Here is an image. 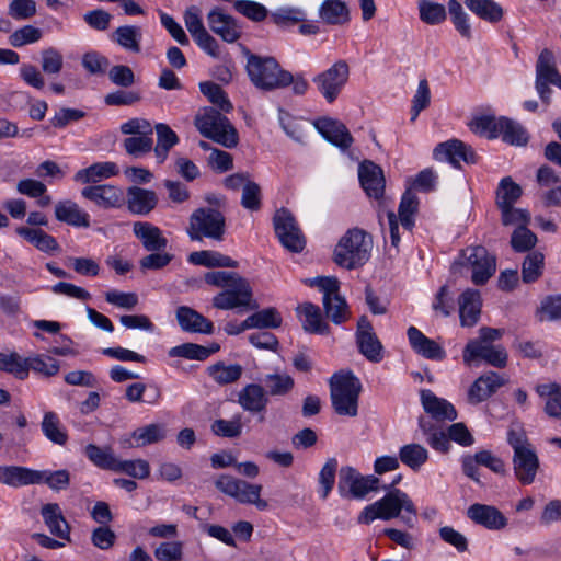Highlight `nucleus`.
Returning a JSON list of instances; mask_svg holds the SVG:
<instances>
[{"instance_id":"09e8293b","label":"nucleus","mask_w":561,"mask_h":561,"mask_svg":"<svg viewBox=\"0 0 561 561\" xmlns=\"http://www.w3.org/2000/svg\"><path fill=\"white\" fill-rule=\"evenodd\" d=\"M499 136L502 137L503 141L517 146L525 145L528 140V135L524 127L506 117H501Z\"/></svg>"},{"instance_id":"49530a36","label":"nucleus","mask_w":561,"mask_h":561,"mask_svg":"<svg viewBox=\"0 0 561 561\" xmlns=\"http://www.w3.org/2000/svg\"><path fill=\"white\" fill-rule=\"evenodd\" d=\"M208 375L219 385H228L240 379L243 367L239 364L226 365L222 362L216 363L207 368Z\"/></svg>"},{"instance_id":"a18cd8bd","label":"nucleus","mask_w":561,"mask_h":561,"mask_svg":"<svg viewBox=\"0 0 561 561\" xmlns=\"http://www.w3.org/2000/svg\"><path fill=\"white\" fill-rule=\"evenodd\" d=\"M280 325L282 316L273 307L252 313L245 319V327H251V329H276Z\"/></svg>"},{"instance_id":"0eeeda50","label":"nucleus","mask_w":561,"mask_h":561,"mask_svg":"<svg viewBox=\"0 0 561 561\" xmlns=\"http://www.w3.org/2000/svg\"><path fill=\"white\" fill-rule=\"evenodd\" d=\"M225 232L226 218L220 210L201 207L191 214L186 233L192 241H202L205 238L222 241Z\"/></svg>"},{"instance_id":"f3484780","label":"nucleus","mask_w":561,"mask_h":561,"mask_svg":"<svg viewBox=\"0 0 561 561\" xmlns=\"http://www.w3.org/2000/svg\"><path fill=\"white\" fill-rule=\"evenodd\" d=\"M467 517L490 530H501L508 524L504 514L495 506L474 503L467 510Z\"/></svg>"},{"instance_id":"13d9d810","label":"nucleus","mask_w":561,"mask_h":561,"mask_svg":"<svg viewBox=\"0 0 561 561\" xmlns=\"http://www.w3.org/2000/svg\"><path fill=\"white\" fill-rule=\"evenodd\" d=\"M265 391L271 396H285L294 388V379L286 374H268L263 379Z\"/></svg>"},{"instance_id":"dca6fc26","label":"nucleus","mask_w":561,"mask_h":561,"mask_svg":"<svg viewBox=\"0 0 561 561\" xmlns=\"http://www.w3.org/2000/svg\"><path fill=\"white\" fill-rule=\"evenodd\" d=\"M313 126L327 141L342 150H347L354 141L347 127L339 119L320 117L313 122Z\"/></svg>"},{"instance_id":"393cba45","label":"nucleus","mask_w":561,"mask_h":561,"mask_svg":"<svg viewBox=\"0 0 561 561\" xmlns=\"http://www.w3.org/2000/svg\"><path fill=\"white\" fill-rule=\"evenodd\" d=\"M459 318L462 327L471 328L480 319L482 300L478 289H466L458 299Z\"/></svg>"},{"instance_id":"20e7f679","label":"nucleus","mask_w":561,"mask_h":561,"mask_svg":"<svg viewBox=\"0 0 561 561\" xmlns=\"http://www.w3.org/2000/svg\"><path fill=\"white\" fill-rule=\"evenodd\" d=\"M373 239L362 229L353 228L340 239L335 245L333 260L346 270L363 266L370 256Z\"/></svg>"},{"instance_id":"4be33fe9","label":"nucleus","mask_w":561,"mask_h":561,"mask_svg":"<svg viewBox=\"0 0 561 561\" xmlns=\"http://www.w3.org/2000/svg\"><path fill=\"white\" fill-rule=\"evenodd\" d=\"M513 469L516 479L524 485L531 484L539 469V458L534 448L513 455Z\"/></svg>"},{"instance_id":"cd10ccee","label":"nucleus","mask_w":561,"mask_h":561,"mask_svg":"<svg viewBox=\"0 0 561 561\" xmlns=\"http://www.w3.org/2000/svg\"><path fill=\"white\" fill-rule=\"evenodd\" d=\"M158 204L156 192L139 186L127 190V207L135 215H148Z\"/></svg>"},{"instance_id":"412c9836","label":"nucleus","mask_w":561,"mask_h":561,"mask_svg":"<svg viewBox=\"0 0 561 561\" xmlns=\"http://www.w3.org/2000/svg\"><path fill=\"white\" fill-rule=\"evenodd\" d=\"M506 380L495 371H489L480 376L471 385L468 391V400L472 404H478L494 394Z\"/></svg>"},{"instance_id":"f257e3e1","label":"nucleus","mask_w":561,"mask_h":561,"mask_svg":"<svg viewBox=\"0 0 561 561\" xmlns=\"http://www.w3.org/2000/svg\"><path fill=\"white\" fill-rule=\"evenodd\" d=\"M402 510L409 514L403 515L402 520L409 527H413L416 516V508L413 502L405 492L393 489L388 491L382 499L366 506L358 516V523L370 524L377 518L389 520L399 517Z\"/></svg>"},{"instance_id":"864d4df0","label":"nucleus","mask_w":561,"mask_h":561,"mask_svg":"<svg viewBox=\"0 0 561 561\" xmlns=\"http://www.w3.org/2000/svg\"><path fill=\"white\" fill-rule=\"evenodd\" d=\"M522 187L507 176L501 180L496 191L497 207H507L514 205L522 196Z\"/></svg>"},{"instance_id":"4468645a","label":"nucleus","mask_w":561,"mask_h":561,"mask_svg":"<svg viewBox=\"0 0 561 561\" xmlns=\"http://www.w3.org/2000/svg\"><path fill=\"white\" fill-rule=\"evenodd\" d=\"M356 343L360 354L368 360L379 363L382 359V344L366 316H362L357 322Z\"/></svg>"},{"instance_id":"b1692460","label":"nucleus","mask_w":561,"mask_h":561,"mask_svg":"<svg viewBox=\"0 0 561 561\" xmlns=\"http://www.w3.org/2000/svg\"><path fill=\"white\" fill-rule=\"evenodd\" d=\"M133 232L147 252L164 251L168 245V240L161 229L151 222H134Z\"/></svg>"},{"instance_id":"6e6552de","label":"nucleus","mask_w":561,"mask_h":561,"mask_svg":"<svg viewBox=\"0 0 561 561\" xmlns=\"http://www.w3.org/2000/svg\"><path fill=\"white\" fill-rule=\"evenodd\" d=\"M216 488L241 504H253L259 511H266L268 503L261 499V484H251L229 474H221L215 481Z\"/></svg>"},{"instance_id":"bb28decb","label":"nucleus","mask_w":561,"mask_h":561,"mask_svg":"<svg viewBox=\"0 0 561 561\" xmlns=\"http://www.w3.org/2000/svg\"><path fill=\"white\" fill-rule=\"evenodd\" d=\"M422 405L426 413L437 421H454L457 419V412L451 403L443 398H438L431 390L421 391Z\"/></svg>"},{"instance_id":"2eb2a0df","label":"nucleus","mask_w":561,"mask_h":561,"mask_svg":"<svg viewBox=\"0 0 561 561\" xmlns=\"http://www.w3.org/2000/svg\"><path fill=\"white\" fill-rule=\"evenodd\" d=\"M433 154L435 160L448 161L454 167H459L461 160L466 163L477 162V154L472 147L458 139L438 144Z\"/></svg>"},{"instance_id":"a19ab883","label":"nucleus","mask_w":561,"mask_h":561,"mask_svg":"<svg viewBox=\"0 0 561 561\" xmlns=\"http://www.w3.org/2000/svg\"><path fill=\"white\" fill-rule=\"evenodd\" d=\"M41 428L44 436L51 443L59 446L66 445L68 440V434L55 412L49 411L44 414Z\"/></svg>"},{"instance_id":"7c9ffc66","label":"nucleus","mask_w":561,"mask_h":561,"mask_svg":"<svg viewBox=\"0 0 561 561\" xmlns=\"http://www.w3.org/2000/svg\"><path fill=\"white\" fill-rule=\"evenodd\" d=\"M238 402L245 411L257 413L265 410L268 398L263 386L250 383L239 392Z\"/></svg>"},{"instance_id":"ddd939ff","label":"nucleus","mask_w":561,"mask_h":561,"mask_svg":"<svg viewBox=\"0 0 561 561\" xmlns=\"http://www.w3.org/2000/svg\"><path fill=\"white\" fill-rule=\"evenodd\" d=\"M273 222L275 233L284 248L296 253L304 250L306 241L291 213L285 208L278 209Z\"/></svg>"},{"instance_id":"9b49d317","label":"nucleus","mask_w":561,"mask_h":561,"mask_svg":"<svg viewBox=\"0 0 561 561\" xmlns=\"http://www.w3.org/2000/svg\"><path fill=\"white\" fill-rule=\"evenodd\" d=\"M465 264L472 270L471 280L476 285L485 284L496 271V259L484 247L477 245L462 250Z\"/></svg>"},{"instance_id":"3c124183","label":"nucleus","mask_w":561,"mask_h":561,"mask_svg":"<svg viewBox=\"0 0 561 561\" xmlns=\"http://www.w3.org/2000/svg\"><path fill=\"white\" fill-rule=\"evenodd\" d=\"M535 314L539 322L561 320V294L546 296Z\"/></svg>"},{"instance_id":"5fc2aeb1","label":"nucleus","mask_w":561,"mask_h":561,"mask_svg":"<svg viewBox=\"0 0 561 561\" xmlns=\"http://www.w3.org/2000/svg\"><path fill=\"white\" fill-rule=\"evenodd\" d=\"M545 256L539 251L528 253L522 265V277L524 283L537 280L543 271Z\"/></svg>"},{"instance_id":"680f3d73","label":"nucleus","mask_w":561,"mask_h":561,"mask_svg":"<svg viewBox=\"0 0 561 561\" xmlns=\"http://www.w3.org/2000/svg\"><path fill=\"white\" fill-rule=\"evenodd\" d=\"M241 415H234L231 420L218 419L211 424V432L220 437L236 438L242 433Z\"/></svg>"},{"instance_id":"6e6d98bb","label":"nucleus","mask_w":561,"mask_h":561,"mask_svg":"<svg viewBox=\"0 0 561 561\" xmlns=\"http://www.w3.org/2000/svg\"><path fill=\"white\" fill-rule=\"evenodd\" d=\"M447 7L455 28L463 38L470 39L472 37L471 25L469 23L468 14L463 11L460 2L457 0H449Z\"/></svg>"},{"instance_id":"de8ad7c7","label":"nucleus","mask_w":561,"mask_h":561,"mask_svg":"<svg viewBox=\"0 0 561 561\" xmlns=\"http://www.w3.org/2000/svg\"><path fill=\"white\" fill-rule=\"evenodd\" d=\"M131 437L135 439L138 447H142L163 440L167 437V430L163 424L152 423L136 428Z\"/></svg>"},{"instance_id":"423d86ee","label":"nucleus","mask_w":561,"mask_h":561,"mask_svg":"<svg viewBox=\"0 0 561 561\" xmlns=\"http://www.w3.org/2000/svg\"><path fill=\"white\" fill-rule=\"evenodd\" d=\"M195 126L206 138L226 147L238 145L239 137L230 121L214 107H205L202 114L195 117Z\"/></svg>"},{"instance_id":"7ed1b4c3","label":"nucleus","mask_w":561,"mask_h":561,"mask_svg":"<svg viewBox=\"0 0 561 561\" xmlns=\"http://www.w3.org/2000/svg\"><path fill=\"white\" fill-rule=\"evenodd\" d=\"M247 56V73L259 90L274 91L290 84L291 73L283 69L274 57L250 53Z\"/></svg>"},{"instance_id":"f704fd0d","label":"nucleus","mask_w":561,"mask_h":561,"mask_svg":"<svg viewBox=\"0 0 561 561\" xmlns=\"http://www.w3.org/2000/svg\"><path fill=\"white\" fill-rule=\"evenodd\" d=\"M112 39L125 50L139 53L141 50L142 30L137 25H123L112 33Z\"/></svg>"},{"instance_id":"37998d69","label":"nucleus","mask_w":561,"mask_h":561,"mask_svg":"<svg viewBox=\"0 0 561 561\" xmlns=\"http://www.w3.org/2000/svg\"><path fill=\"white\" fill-rule=\"evenodd\" d=\"M118 174V168L114 162H99L77 172L75 179L82 183L98 182Z\"/></svg>"},{"instance_id":"5701e85b","label":"nucleus","mask_w":561,"mask_h":561,"mask_svg":"<svg viewBox=\"0 0 561 561\" xmlns=\"http://www.w3.org/2000/svg\"><path fill=\"white\" fill-rule=\"evenodd\" d=\"M175 318L184 332L203 334H213L214 332L213 322L191 307H178Z\"/></svg>"},{"instance_id":"f8f14e48","label":"nucleus","mask_w":561,"mask_h":561,"mask_svg":"<svg viewBox=\"0 0 561 561\" xmlns=\"http://www.w3.org/2000/svg\"><path fill=\"white\" fill-rule=\"evenodd\" d=\"M549 84L561 89V75L556 67L552 51L545 48L539 54L536 64V90L546 104L550 103L551 89Z\"/></svg>"},{"instance_id":"1a4fd4ad","label":"nucleus","mask_w":561,"mask_h":561,"mask_svg":"<svg viewBox=\"0 0 561 561\" xmlns=\"http://www.w3.org/2000/svg\"><path fill=\"white\" fill-rule=\"evenodd\" d=\"M213 306L220 310H232L243 308L255 310L259 304L253 299V291L249 282L243 278H237L225 290L213 298Z\"/></svg>"},{"instance_id":"774afa93","label":"nucleus","mask_w":561,"mask_h":561,"mask_svg":"<svg viewBox=\"0 0 561 561\" xmlns=\"http://www.w3.org/2000/svg\"><path fill=\"white\" fill-rule=\"evenodd\" d=\"M115 472H123L134 479H146L150 474V466L147 460H117Z\"/></svg>"},{"instance_id":"c756f323","label":"nucleus","mask_w":561,"mask_h":561,"mask_svg":"<svg viewBox=\"0 0 561 561\" xmlns=\"http://www.w3.org/2000/svg\"><path fill=\"white\" fill-rule=\"evenodd\" d=\"M41 514L45 525L54 536L70 541V526L57 503L45 504Z\"/></svg>"},{"instance_id":"69168bd1","label":"nucleus","mask_w":561,"mask_h":561,"mask_svg":"<svg viewBox=\"0 0 561 561\" xmlns=\"http://www.w3.org/2000/svg\"><path fill=\"white\" fill-rule=\"evenodd\" d=\"M360 473L353 467L345 466L340 469L337 490L343 499L351 500Z\"/></svg>"},{"instance_id":"39448f33","label":"nucleus","mask_w":561,"mask_h":561,"mask_svg":"<svg viewBox=\"0 0 561 561\" xmlns=\"http://www.w3.org/2000/svg\"><path fill=\"white\" fill-rule=\"evenodd\" d=\"M330 398L337 415L354 417L358 414V398L362 391L359 379L352 371H339L329 380Z\"/></svg>"},{"instance_id":"e433bc0d","label":"nucleus","mask_w":561,"mask_h":561,"mask_svg":"<svg viewBox=\"0 0 561 561\" xmlns=\"http://www.w3.org/2000/svg\"><path fill=\"white\" fill-rule=\"evenodd\" d=\"M419 426L426 437V443L435 450L440 453H448L450 448V442L448 432L446 433L440 427L433 424L431 421L420 417Z\"/></svg>"},{"instance_id":"bf43d9fd","label":"nucleus","mask_w":561,"mask_h":561,"mask_svg":"<svg viewBox=\"0 0 561 561\" xmlns=\"http://www.w3.org/2000/svg\"><path fill=\"white\" fill-rule=\"evenodd\" d=\"M420 19L428 25H437L446 20V8L436 2L421 0L419 2Z\"/></svg>"},{"instance_id":"9d476101","label":"nucleus","mask_w":561,"mask_h":561,"mask_svg":"<svg viewBox=\"0 0 561 561\" xmlns=\"http://www.w3.org/2000/svg\"><path fill=\"white\" fill-rule=\"evenodd\" d=\"M350 77V67L345 60H337L329 69L313 78L319 93L328 103H333L346 85Z\"/></svg>"},{"instance_id":"603ef678","label":"nucleus","mask_w":561,"mask_h":561,"mask_svg":"<svg viewBox=\"0 0 561 561\" xmlns=\"http://www.w3.org/2000/svg\"><path fill=\"white\" fill-rule=\"evenodd\" d=\"M323 307L327 317L335 324H341L350 318V310L346 300L340 296L323 298Z\"/></svg>"},{"instance_id":"79ce46f5","label":"nucleus","mask_w":561,"mask_h":561,"mask_svg":"<svg viewBox=\"0 0 561 561\" xmlns=\"http://www.w3.org/2000/svg\"><path fill=\"white\" fill-rule=\"evenodd\" d=\"M219 350L218 344H213L209 347L198 345L195 343H183L169 350L170 357H183L186 359L205 360L211 354Z\"/></svg>"},{"instance_id":"c03bdc74","label":"nucleus","mask_w":561,"mask_h":561,"mask_svg":"<svg viewBox=\"0 0 561 561\" xmlns=\"http://www.w3.org/2000/svg\"><path fill=\"white\" fill-rule=\"evenodd\" d=\"M156 131L157 145L154 147V154L158 162L162 163L168 158L170 149L179 142V137L169 125L163 123L156 125Z\"/></svg>"},{"instance_id":"4c0bfd02","label":"nucleus","mask_w":561,"mask_h":561,"mask_svg":"<svg viewBox=\"0 0 561 561\" xmlns=\"http://www.w3.org/2000/svg\"><path fill=\"white\" fill-rule=\"evenodd\" d=\"M466 7L478 18L497 23L504 15L503 8L494 0H465Z\"/></svg>"},{"instance_id":"a211bd4d","label":"nucleus","mask_w":561,"mask_h":561,"mask_svg":"<svg viewBox=\"0 0 561 561\" xmlns=\"http://www.w3.org/2000/svg\"><path fill=\"white\" fill-rule=\"evenodd\" d=\"M81 194L84 198L104 209L119 208L125 202L123 190L113 185L87 186L81 191Z\"/></svg>"},{"instance_id":"ea45409f","label":"nucleus","mask_w":561,"mask_h":561,"mask_svg":"<svg viewBox=\"0 0 561 561\" xmlns=\"http://www.w3.org/2000/svg\"><path fill=\"white\" fill-rule=\"evenodd\" d=\"M320 18L328 24L339 25L348 22L350 11L342 0H325L319 10Z\"/></svg>"},{"instance_id":"6ab92c4d","label":"nucleus","mask_w":561,"mask_h":561,"mask_svg":"<svg viewBox=\"0 0 561 561\" xmlns=\"http://www.w3.org/2000/svg\"><path fill=\"white\" fill-rule=\"evenodd\" d=\"M360 185L369 197L379 199L385 192V178L380 167L371 161H364L358 169Z\"/></svg>"},{"instance_id":"f03ea898","label":"nucleus","mask_w":561,"mask_h":561,"mask_svg":"<svg viewBox=\"0 0 561 561\" xmlns=\"http://www.w3.org/2000/svg\"><path fill=\"white\" fill-rule=\"evenodd\" d=\"M503 333L501 329L480 328L479 336L470 340L463 348V362L470 365L477 359H482L493 367L504 368L507 365V352L503 345L493 344L503 336Z\"/></svg>"},{"instance_id":"a878e982","label":"nucleus","mask_w":561,"mask_h":561,"mask_svg":"<svg viewBox=\"0 0 561 561\" xmlns=\"http://www.w3.org/2000/svg\"><path fill=\"white\" fill-rule=\"evenodd\" d=\"M407 334L411 347L424 358L443 360L446 357L445 350L436 341L425 336L415 327H410Z\"/></svg>"},{"instance_id":"473e14b6","label":"nucleus","mask_w":561,"mask_h":561,"mask_svg":"<svg viewBox=\"0 0 561 561\" xmlns=\"http://www.w3.org/2000/svg\"><path fill=\"white\" fill-rule=\"evenodd\" d=\"M35 470L20 466H0V483L19 488L34 484Z\"/></svg>"},{"instance_id":"0e129e2a","label":"nucleus","mask_w":561,"mask_h":561,"mask_svg":"<svg viewBox=\"0 0 561 561\" xmlns=\"http://www.w3.org/2000/svg\"><path fill=\"white\" fill-rule=\"evenodd\" d=\"M337 470V460L329 458L319 472L320 496L325 500L335 483V476Z\"/></svg>"},{"instance_id":"2f4dec72","label":"nucleus","mask_w":561,"mask_h":561,"mask_svg":"<svg viewBox=\"0 0 561 561\" xmlns=\"http://www.w3.org/2000/svg\"><path fill=\"white\" fill-rule=\"evenodd\" d=\"M187 261L191 264L205 267H232L239 266L238 261L217 251L202 250L192 252Z\"/></svg>"},{"instance_id":"72a5a7b5","label":"nucleus","mask_w":561,"mask_h":561,"mask_svg":"<svg viewBox=\"0 0 561 561\" xmlns=\"http://www.w3.org/2000/svg\"><path fill=\"white\" fill-rule=\"evenodd\" d=\"M398 458L399 462L416 472L427 462L430 455L421 444L410 443L399 448Z\"/></svg>"},{"instance_id":"e2e57ef3","label":"nucleus","mask_w":561,"mask_h":561,"mask_svg":"<svg viewBox=\"0 0 561 561\" xmlns=\"http://www.w3.org/2000/svg\"><path fill=\"white\" fill-rule=\"evenodd\" d=\"M417 198L411 192H405L402 195L400 205H399V219L402 227L407 230H411L414 226L413 215L417 210Z\"/></svg>"},{"instance_id":"8fccbe9b","label":"nucleus","mask_w":561,"mask_h":561,"mask_svg":"<svg viewBox=\"0 0 561 561\" xmlns=\"http://www.w3.org/2000/svg\"><path fill=\"white\" fill-rule=\"evenodd\" d=\"M34 484L45 483L54 491L66 490L70 483V474L67 470H35Z\"/></svg>"},{"instance_id":"c85d7f7f","label":"nucleus","mask_w":561,"mask_h":561,"mask_svg":"<svg viewBox=\"0 0 561 561\" xmlns=\"http://www.w3.org/2000/svg\"><path fill=\"white\" fill-rule=\"evenodd\" d=\"M55 217L58 221L72 227H90V216L70 199L60 201L55 205Z\"/></svg>"},{"instance_id":"58836bf2","label":"nucleus","mask_w":561,"mask_h":561,"mask_svg":"<svg viewBox=\"0 0 561 561\" xmlns=\"http://www.w3.org/2000/svg\"><path fill=\"white\" fill-rule=\"evenodd\" d=\"M298 311L304 316L302 328L306 332L317 334H325L329 332V325L323 322L318 306L306 302L298 307Z\"/></svg>"},{"instance_id":"c9c22d12","label":"nucleus","mask_w":561,"mask_h":561,"mask_svg":"<svg viewBox=\"0 0 561 561\" xmlns=\"http://www.w3.org/2000/svg\"><path fill=\"white\" fill-rule=\"evenodd\" d=\"M16 233L39 251L48 253L59 249V244L56 239L42 229L19 227L16 228Z\"/></svg>"},{"instance_id":"052dcab7","label":"nucleus","mask_w":561,"mask_h":561,"mask_svg":"<svg viewBox=\"0 0 561 561\" xmlns=\"http://www.w3.org/2000/svg\"><path fill=\"white\" fill-rule=\"evenodd\" d=\"M199 90L210 103L218 106L221 111L229 112L232 110V104L220 85L211 81H204L199 83Z\"/></svg>"},{"instance_id":"4d7b16f0","label":"nucleus","mask_w":561,"mask_h":561,"mask_svg":"<svg viewBox=\"0 0 561 561\" xmlns=\"http://www.w3.org/2000/svg\"><path fill=\"white\" fill-rule=\"evenodd\" d=\"M87 457L99 468L114 471L117 458L111 448H101L90 444L85 447Z\"/></svg>"},{"instance_id":"338daca9","label":"nucleus","mask_w":561,"mask_h":561,"mask_svg":"<svg viewBox=\"0 0 561 561\" xmlns=\"http://www.w3.org/2000/svg\"><path fill=\"white\" fill-rule=\"evenodd\" d=\"M42 37L43 32L41 28L33 25H24L10 34L9 44L19 48L24 45L36 43Z\"/></svg>"},{"instance_id":"aec40b11","label":"nucleus","mask_w":561,"mask_h":561,"mask_svg":"<svg viewBox=\"0 0 561 561\" xmlns=\"http://www.w3.org/2000/svg\"><path fill=\"white\" fill-rule=\"evenodd\" d=\"M207 21L210 30L227 43H234L241 36V30L234 18L225 14L221 9H213Z\"/></svg>"}]
</instances>
